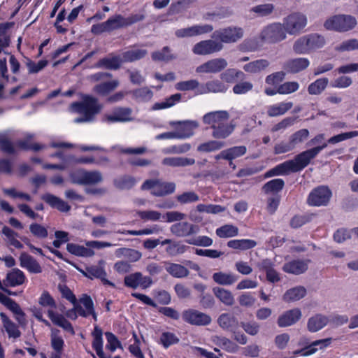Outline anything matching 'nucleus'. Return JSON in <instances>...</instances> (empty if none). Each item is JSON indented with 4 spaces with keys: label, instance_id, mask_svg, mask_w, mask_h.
<instances>
[{
    "label": "nucleus",
    "instance_id": "obj_1",
    "mask_svg": "<svg viewBox=\"0 0 358 358\" xmlns=\"http://www.w3.org/2000/svg\"><path fill=\"white\" fill-rule=\"evenodd\" d=\"M326 145V144H324L301 152L295 157L294 159L286 161L269 170L266 172V176L271 177L273 176L287 175L291 172L296 173L301 171L324 149Z\"/></svg>",
    "mask_w": 358,
    "mask_h": 358
},
{
    "label": "nucleus",
    "instance_id": "obj_2",
    "mask_svg": "<svg viewBox=\"0 0 358 358\" xmlns=\"http://www.w3.org/2000/svg\"><path fill=\"white\" fill-rule=\"evenodd\" d=\"M357 24V20L350 15H336L328 18L324 23L327 30L346 32L353 29Z\"/></svg>",
    "mask_w": 358,
    "mask_h": 358
},
{
    "label": "nucleus",
    "instance_id": "obj_3",
    "mask_svg": "<svg viewBox=\"0 0 358 358\" xmlns=\"http://www.w3.org/2000/svg\"><path fill=\"white\" fill-rule=\"evenodd\" d=\"M71 182L78 185H96L103 180L102 173L99 171H87L78 169L69 174Z\"/></svg>",
    "mask_w": 358,
    "mask_h": 358
},
{
    "label": "nucleus",
    "instance_id": "obj_4",
    "mask_svg": "<svg viewBox=\"0 0 358 358\" xmlns=\"http://www.w3.org/2000/svg\"><path fill=\"white\" fill-rule=\"evenodd\" d=\"M259 37L264 43H278L285 40L287 34L282 23L273 22L264 27Z\"/></svg>",
    "mask_w": 358,
    "mask_h": 358
},
{
    "label": "nucleus",
    "instance_id": "obj_5",
    "mask_svg": "<svg viewBox=\"0 0 358 358\" xmlns=\"http://www.w3.org/2000/svg\"><path fill=\"white\" fill-rule=\"evenodd\" d=\"M286 34H299L307 24V17L301 13H292L282 20V23Z\"/></svg>",
    "mask_w": 358,
    "mask_h": 358
},
{
    "label": "nucleus",
    "instance_id": "obj_6",
    "mask_svg": "<svg viewBox=\"0 0 358 358\" xmlns=\"http://www.w3.org/2000/svg\"><path fill=\"white\" fill-rule=\"evenodd\" d=\"M82 101L80 102H73L71 103V108L78 113H86L92 117L98 114L102 106L99 103L96 97L88 94L81 95Z\"/></svg>",
    "mask_w": 358,
    "mask_h": 358
},
{
    "label": "nucleus",
    "instance_id": "obj_7",
    "mask_svg": "<svg viewBox=\"0 0 358 358\" xmlns=\"http://www.w3.org/2000/svg\"><path fill=\"white\" fill-rule=\"evenodd\" d=\"M243 36V30L241 27H229L215 31L212 38L224 43H232L238 41Z\"/></svg>",
    "mask_w": 358,
    "mask_h": 358
},
{
    "label": "nucleus",
    "instance_id": "obj_8",
    "mask_svg": "<svg viewBox=\"0 0 358 358\" xmlns=\"http://www.w3.org/2000/svg\"><path fill=\"white\" fill-rule=\"evenodd\" d=\"M182 317L185 322L195 326H206L212 321L209 315L192 308L184 310Z\"/></svg>",
    "mask_w": 358,
    "mask_h": 358
},
{
    "label": "nucleus",
    "instance_id": "obj_9",
    "mask_svg": "<svg viewBox=\"0 0 358 358\" xmlns=\"http://www.w3.org/2000/svg\"><path fill=\"white\" fill-rule=\"evenodd\" d=\"M331 196V190L325 186H320L310 193L307 202L310 206H326Z\"/></svg>",
    "mask_w": 358,
    "mask_h": 358
},
{
    "label": "nucleus",
    "instance_id": "obj_10",
    "mask_svg": "<svg viewBox=\"0 0 358 358\" xmlns=\"http://www.w3.org/2000/svg\"><path fill=\"white\" fill-rule=\"evenodd\" d=\"M224 48L221 42L215 39L201 41L196 43L192 49L193 52L198 55H207L221 51Z\"/></svg>",
    "mask_w": 358,
    "mask_h": 358
},
{
    "label": "nucleus",
    "instance_id": "obj_11",
    "mask_svg": "<svg viewBox=\"0 0 358 358\" xmlns=\"http://www.w3.org/2000/svg\"><path fill=\"white\" fill-rule=\"evenodd\" d=\"M199 227L188 222H179L170 227L171 233L180 238L188 237L197 234Z\"/></svg>",
    "mask_w": 358,
    "mask_h": 358
},
{
    "label": "nucleus",
    "instance_id": "obj_12",
    "mask_svg": "<svg viewBox=\"0 0 358 358\" xmlns=\"http://www.w3.org/2000/svg\"><path fill=\"white\" fill-rule=\"evenodd\" d=\"M124 285L133 289L138 287L147 289L152 284V280L149 276H143L141 272H136L124 277Z\"/></svg>",
    "mask_w": 358,
    "mask_h": 358
},
{
    "label": "nucleus",
    "instance_id": "obj_13",
    "mask_svg": "<svg viewBox=\"0 0 358 358\" xmlns=\"http://www.w3.org/2000/svg\"><path fill=\"white\" fill-rule=\"evenodd\" d=\"M227 61L222 57L212 59L199 66L196 71L197 73H217L225 69Z\"/></svg>",
    "mask_w": 358,
    "mask_h": 358
},
{
    "label": "nucleus",
    "instance_id": "obj_14",
    "mask_svg": "<svg viewBox=\"0 0 358 358\" xmlns=\"http://www.w3.org/2000/svg\"><path fill=\"white\" fill-rule=\"evenodd\" d=\"M132 109L128 107H116L111 114L106 115L104 120L108 122H126L133 120Z\"/></svg>",
    "mask_w": 358,
    "mask_h": 358
},
{
    "label": "nucleus",
    "instance_id": "obj_15",
    "mask_svg": "<svg viewBox=\"0 0 358 358\" xmlns=\"http://www.w3.org/2000/svg\"><path fill=\"white\" fill-rule=\"evenodd\" d=\"M302 313L298 308L285 311L277 320L280 327H287L296 324L301 318Z\"/></svg>",
    "mask_w": 358,
    "mask_h": 358
},
{
    "label": "nucleus",
    "instance_id": "obj_16",
    "mask_svg": "<svg viewBox=\"0 0 358 358\" xmlns=\"http://www.w3.org/2000/svg\"><path fill=\"white\" fill-rule=\"evenodd\" d=\"M213 27L210 24L195 25L187 28L180 29L176 31L178 38L192 37L212 31Z\"/></svg>",
    "mask_w": 358,
    "mask_h": 358
},
{
    "label": "nucleus",
    "instance_id": "obj_17",
    "mask_svg": "<svg viewBox=\"0 0 358 358\" xmlns=\"http://www.w3.org/2000/svg\"><path fill=\"white\" fill-rule=\"evenodd\" d=\"M229 119V114L226 110L213 111L206 113L203 117L204 124H209L212 129L220 125Z\"/></svg>",
    "mask_w": 358,
    "mask_h": 358
},
{
    "label": "nucleus",
    "instance_id": "obj_18",
    "mask_svg": "<svg viewBox=\"0 0 358 358\" xmlns=\"http://www.w3.org/2000/svg\"><path fill=\"white\" fill-rule=\"evenodd\" d=\"M41 199L50 207L60 212L67 213L71 210V206L67 202L54 194L50 193L44 194L41 196Z\"/></svg>",
    "mask_w": 358,
    "mask_h": 358
},
{
    "label": "nucleus",
    "instance_id": "obj_19",
    "mask_svg": "<svg viewBox=\"0 0 358 358\" xmlns=\"http://www.w3.org/2000/svg\"><path fill=\"white\" fill-rule=\"evenodd\" d=\"M227 90V87L217 79L209 80L205 84L201 85L198 89V94L208 93H224Z\"/></svg>",
    "mask_w": 358,
    "mask_h": 358
},
{
    "label": "nucleus",
    "instance_id": "obj_20",
    "mask_svg": "<svg viewBox=\"0 0 358 358\" xmlns=\"http://www.w3.org/2000/svg\"><path fill=\"white\" fill-rule=\"evenodd\" d=\"M162 245H167L165 251L170 257H176L182 255L186 252L188 246L183 244L181 241L173 239H165L161 242Z\"/></svg>",
    "mask_w": 358,
    "mask_h": 358
},
{
    "label": "nucleus",
    "instance_id": "obj_21",
    "mask_svg": "<svg viewBox=\"0 0 358 358\" xmlns=\"http://www.w3.org/2000/svg\"><path fill=\"white\" fill-rule=\"evenodd\" d=\"M83 274L90 279L97 278L100 279L103 285H108L111 287H115L114 283L106 279V272L99 266H92L87 267L85 271H83Z\"/></svg>",
    "mask_w": 358,
    "mask_h": 358
},
{
    "label": "nucleus",
    "instance_id": "obj_22",
    "mask_svg": "<svg viewBox=\"0 0 358 358\" xmlns=\"http://www.w3.org/2000/svg\"><path fill=\"white\" fill-rule=\"evenodd\" d=\"M310 64L307 58L299 57L289 59L284 64V69L291 73H297L306 69Z\"/></svg>",
    "mask_w": 358,
    "mask_h": 358
},
{
    "label": "nucleus",
    "instance_id": "obj_23",
    "mask_svg": "<svg viewBox=\"0 0 358 358\" xmlns=\"http://www.w3.org/2000/svg\"><path fill=\"white\" fill-rule=\"evenodd\" d=\"M217 324L222 329L233 333L238 327L237 318L229 313L221 314L217 318Z\"/></svg>",
    "mask_w": 358,
    "mask_h": 358
},
{
    "label": "nucleus",
    "instance_id": "obj_24",
    "mask_svg": "<svg viewBox=\"0 0 358 358\" xmlns=\"http://www.w3.org/2000/svg\"><path fill=\"white\" fill-rule=\"evenodd\" d=\"M20 266L32 273H41L42 268L39 263L31 255L22 252L20 257Z\"/></svg>",
    "mask_w": 358,
    "mask_h": 358
},
{
    "label": "nucleus",
    "instance_id": "obj_25",
    "mask_svg": "<svg viewBox=\"0 0 358 358\" xmlns=\"http://www.w3.org/2000/svg\"><path fill=\"white\" fill-rule=\"evenodd\" d=\"M26 280L24 273L19 268H13L7 275L3 280L5 286L15 287L22 285Z\"/></svg>",
    "mask_w": 358,
    "mask_h": 358
},
{
    "label": "nucleus",
    "instance_id": "obj_26",
    "mask_svg": "<svg viewBox=\"0 0 358 358\" xmlns=\"http://www.w3.org/2000/svg\"><path fill=\"white\" fill-rule=\"evenodd\" d=\"M309 260H293L284 264L283 270L286 273L300 275L308 269Z\"/></svg>",
    "mask_w": 358,
    "mask_h": 358
},
{
    "label": "nucleus",
    "instance_id": "obj_27",
    "mask_svg": "<svg viewBox=\"0 0 358 358\" xmlns=\"http://www.w3.org/2000/svg\"><path fill=\"white\" fill-rule=\"evenodd\" d=\"M331 341H332L331 338L317 340V341L313 342L310 345H309L306 348H305L301 350H297V351L294 352V354L296 355V354L301 353L303 356H308V355H313L317 352L318 348L322 350V349H324V348L329 346L331 344Z\"/></svg>",
    "mask_w": 358,
    "mask_h": 358
},
{
    "label": "nucleus",
    "instance_id": "obj_28",
    "mask_svg": "<svg viewBox=\"0 0 358 358\" xmlns=\"http://www.w3.org/2000/svg\"><path fill=\"white\" fill-rule=\"evenodd\" d=\"M329 323V318L322 314H316L310 317L308 321L307 328L310 332H317Z\"/></svg>",
    "mask_w": 358,
    "mask_h": 358
},
{
    "label": "nucleus",
    "instance_id": "obj_29",
    "mask_svg": "<svg viewBox=\"0 0 358 358\" xmlns=\"http://www.w3.org/2000/svg\"><path fill=\"white\" fill-rule=\"evenodd\" d=\"M195 159L183 157H170L163 159L162 164L171 167H184L194 164Z\"/></svg>",
    "mask_w": 358,
    "mask_h": 358
},
{
    "label": "nucleus",
    "instance_id": "obj_30",
    "mask_svg": "<svg viewBox=\"0 0 358 358\" xmlns=\"http://www.w3.org/2000/svg\"><path fill=\"white\" fill-rule=\"evenodd\" d=\"M165 269L171 276L183 278L189 275V270L184 266L172 262H165Z\"/></svg>",
    "mask_w": 358,
    "mask_h": 358
},
{
    "label": "nucleus",
    "instance_id": "obj_31",
    "mask_svg": "<svg viewBox=\"0 0 358 358\" xmlns=\"http://www.w3.org/2000/svg\"><path fill=\"white\" fill-rule=\"evenodd\" d=\"M147 55V50L134 47L122 52V59L123 62H134L145 57Z\"/></svg>",
    "mask_w": 358,
    "mask_h": 358
},
{
    "label": "nucleus",
    "instance_id": "obj_32",
    "mask_svg": "<svg viewBox=\"0 0 358 358\" xmlns=\"http://www.w3.org/2000/svg\"><path fill=\"white\" fill-rule=\"evenodd\" d=\"M211 341L215 345L220 346L229 353H234L238 350V346L226 337L215 335L211 337Z\"/></svg>",
    "mask_w": 358,
    "mask_h": 358
},
{
    "label": "nucleus",
    "instance_id": "obj_33",
    "mask_svg": "<svg viewBox=\"0 0 358 358\" xmlns=\"http://www.w3.org/2000/svg\"><path fill=\"white\" fill-rule=\"evenodd\" d=\"M13 23L6 22L0 24V54L4 49L8 48L10 43V29Z\"/></svg>",
    "mask_w": 358,
    "mask_h": 358
},
{
    "label": "nucleus",
    "instance_id": "obj_34",
    "mask_svg": "<svg viewBox=\"0 0 358 358\" xmlns=\"http://www.w3.org/2000/svg\"><path fill=\"white\" fill-rule=\"evenodd\" d=\"M122 59L119 56H113L111 57H104L99 60L95 64L97 68H105L110 70H117L120 68Z\"/></svg>",
    "mask_w": 358,
    "mask_h": 358
},
{
    "label": "nucleus",
    "instance_id": "obj_35",
    "mask_svg": "<svg viewBox=\"0 0 358 358\" xmlns=\"http://www.w3.org/2000/svg\"><path fill=\"white\" fill-rule=\"evenodd\" d=\"M0 317L2 320L3 327L7 332L9 338L16 339L21 336V332L18 327L11 321L4 313H0Z\"/></svg>",
    "mask_w": 358,
    "mask_h": 358
},
{
    "label": "nucleus",
    "instance_id": "obj_36",
    "mask_svg": "<svg viewBox=\"0 0 358 358\" xmlns=\"http://www.w3.org/2000/svg\"><path fill=\"white\" fill-rule=\"evenodd\" d=\"M270 65V62L265 59H260L250 62L243 66V70L250 73H257L264 71Z\"/></svg>",
    "mask_w": 358,
    "mask_h": 358
},
{
    "label": "nucleus",
    "instance_id": "obj_37",
    "mask_svg": "<svg viewBox=\"0 0 358 358\" xmlns=\"http://www.w3.org/2000/svg\"><path fill=\"white\" fill-rule=\"evenodd\" d=\"M48 315L51 321L56 325L63 328L64 330L74 334V330L71 324L62 315L55 313L49 310Z\"/></svg>",
    "mask_w": 358,
    "mask_h": 358
},
{
    "label": "nucleus",
    "instance_id": "obj_38",
    "mask_svg": "<svg viewBox=\"0 0 358 358\" xmlns=\"http://www.w3.org/2000/svg\"><path fill=\"white\" fill-rule=\"evenodd\" d=\"M306 289L303 286H296L288 289L283 295V300L286 302H293L300 300L306 294Z\"/></svg>",
    "mask_w": 358,
    "mask_h": 358
},
{
    "label": "nucleus",
    "instance_id": "obj_39",
    "mask_svg": "<svg viewBox=\"0 0 358 358\" xmlns=\"http://www.w3.org/2000/svg\"><path fill=\"white\" fill-rule=\"evenodd\" d=\"M178 124L181 125V127L178 133V135L184 136L183 137H178V138H186L192 136L194 134V129L199 127V124L196 121H185L171 122V124Z\"/></svg>",
    "mask_w": 358,
    "mask_h": 358
},
{
    "label": "nucleus",
    "instance_id": "obj_40",
    "mask_svg": "<svg viewBox=\"0 0 358 358\" xmlns=\"http://www.w3.org/2000/svg\"><path fill=\"white\" fill-rule=\"evenodd\" d=\"M120 85L118 80H113L109 82H104L96 85L93 87V92L101 96H106L115 90Z\"/></svg>",
    "mask_w": 358,
    "mask_h": 358
},
{
    "label": "nucleus",
    "instance_id": "obj_41",
    "mask_svg": "<svg viewBox=\"0 0 358 358\" xmlns=\"http://www.w3.org/2000/svg\"><path fill=\"white\" fill-rule=\"evenodd\" d=\"M275 10L273 3H264L257 5L251 8L249 10L250 13H253L255 17H264L271 15Z\"/></svg>",
    "mask_w": 358,
    "mask_h": 358
},
{
    "label": "nucleus",
    "instance_id": "obj_42",
    "mask_svg": "<svg viewBox=\"0 0 358 358\" xmlns=\"http://www.w3.org/2000/svg\"><path fill=\"white\" fill-rule=\"evenodd\" d=\"M213 292L215 296L224 305L231 306L234 304V297L232 293L222 287H214Z\"/></svg>",
    "mask_w": 358,
    "mask_h": 358
},
{
    "label": "nucleus",
    "instance_id": "obj_43",
    "mask_svg": "<svg viewBox=\"0 0 358 358\" xmlns=\"http://www.w3.org/2000/svg\"><path fill=\"white\" fill-rule=\"evenodd\" d=\"M234 130V125L224 122L213 129L212 136L217 139H224L229 136Z\"/></svg>",
    "mask_w": 358,
    "mask_h": 358
},
{
    "label": "nucleus",
    "instance_id": "obj_44",
    "mask_svg": "<svg viewBox=\"0 0 358 358\" xmlns=\"http://www.w3.org/2000/svg\"><path fill=\"white\" fill-rule=\"evenodd\" d=\"M176 185L174 182H166L162 180H158L156 189H153L151 194L155 196H163L174 192Z\"/></svg>",
    "mask_w": 358,
    "mask_h": 358
},
{
    "label": "nucleus",
    "instance_id": "obj_45",
    "mask_svg": "<svg viewBox=\"0 0 358 358\" xmlns=\"http://www.w3.org/2000/svg\"><path fill=\"white\" fill-rule=\"evenodd\" d=\"M292 50L296 55H308L311 53L306 35L298 38L294 42Z\"/></svg>",
    "mask_w": 358,
    "mask_h": 358
},
{
    "label": "nucleus",
    "instance_id": "obj_46",
    "mask_svg": "<svg viewBox=\"0 0 358 358\" xmlns=\"http://www.w3.org/2000/svg\"><path fill=\"white\" fill-rule=\"evenodd\" d=\"M151 57L155 62H169L176 58V56L171 53V49L168 46H165L162 50L155 51L152 52Z\"/></svg>",
    "mask_w": 358,
    "mask_h": 358
},
{
    "label": "nucleus",
    "instance_id": "obj_47",
    "mask_svg": "<svg viewBox=\"0 0 358 358\" xmlns=\"http://www.w3.org/2000/svg\"><path fill=\"white\" fill-rule=\"evenodd\" d=\"M311 52L317 49L322 48L326 43V40L322 35L313 33L306 35Z\"/></svg>",
    "mask_w": 358,
    "mask_h": 358
},
{
    "label": "nucleus",
    "instance_id": "obj_48",
    "mask_svg": "<svg viewBox=\"0 0 358 358\" xmlns=\"http://www.w3.org/2000/svg\"><path fill=\"white\" fill-rule=\"evenodd\" d=\"M245 77V74L243 71L236 69H228L220 74V78L227 83H233L236 79L243 80Z\"/></svg>",
    "mask_w": 358,
    "mask_h": 358
},
{
    "label": "nucleus",
    "instance_id": "obj_49",
    "mask_svg": "<svg viewBox=\"0 0 358 358\" xmlns=\"http://www.w3.org/2000/svg\"><path fill=\"white\" fill-rule=\"evenodd\" d=\"M292 106V102H282L278 105L271 106L267 110V114L269 117L282 115L290 110Z\"/></svg>",
    "mask_w": 358,
    "mask_h": 358
},
{
    "label": "nucleus",
    "instance_id": "obj_50",
    "mask_svg": "<svg viewBox=\"0 0 358 358\" xmlns=\"http://www.w3.org/2000/svg\"><path fill=\"white\" fill-rule=\"evenodd\" d=\"M213 279L217 284L221 285H231L238 280L234 274L223 272L215 273L213 275Z\"/></svg>",
    "mask_w": 358,
    "mask_h": 358
},
{
    "label": "nucleus",
    "instance_id": "obj_51",
    "mask_svg": "<svg viewBox=\"0 0 358 358\" xmlns=\"http://www.w3.org/2000/svg\"><path fill=\"white\" fill-rule=\"evenodd\" d=\"M34 138L33 134H27L24 140L17 141V146L24 150L39 151L45 148V145L38 143H31V140Z\"/></svg>",
    "mask_w": 358,
    "mask_h": 358
},
{
    "label": "nucleus",
    "instance_id": "obj_52",
    "mask_svg": "<svg viewBox=\"0 0 358 358\" xmlns=\"http://www.w3.org/2000/svg\"><path fill=\"white\" fill-rule=\"evenodd\" d=\"M256 241L250 239L231 240L227 243V246L233 249L245 250L255 248Z\"/></svg>",
    "mask_w": 358,
    "mask_h": 358
},
{
    "label": "nucleus",
    "instance_id": "obj_53",
    "mask_svg": "<svg viewBox=\"0 0 358 358\" xmlns=\"http://www.w3.org/2000/svg\"><path fill=\"white\" fill-rule=\"evenodd\" d=\"M182 94L180 93L174 94L169 97L165 99L162 102L155 103L152 108V110H161L173 106L176 103L180 101Z\"/></svg>",
    "mask_w": 358,
    "mask_h": 358
},
{
    "label": "nucleus",
    "instance_id": "obj_54",
    "mask_svg": "<svg viewBox=\"0 0 358 358\" xmlns=\"http://www.w3.org/2000/svg\"><path fill=\"white\" fill-rule=\"evenodd\" d=\"M329 80L327 78H320L310 83L308 87V92L311 95L320 94L327 87Z\"/></svg>",
    "mask_w": 358,
    "mask_h": 358
},
{
    "label": "nucleus",
    "instance_id": "obj_55",
    "mask_svg": "<svg viewBox=\"0 0 358 358\" xmlns=\"http://www.w3.org/2000/svg\"><path fill=\"white\" fill-rule=\"evenodd\" d=\"M105 22L108 31L127 27L125 17L120 14L109 17Z\"/></svg>",
    "mask_w": 358,
    "mask_h": 358
},
{
    "label": "nucleus",
    "instance_id": "obj_56",
    "mask_svg": "<svg viewBox=\"0 0 358 358\" xmlns=\"http://www.w3.org/2000/svg\"><path fill=\"white\" fill-rule=\"evenodd\" d=\"M284 186V180L280 178H277L265 183L262 189L266 194L278 193L283 189Z\"/></svg>",
    "mask_w": 358,
    "mask_h": 358
},
{
    "label": "nucleus",
    "instance_id": "obj_57",
    "mask_svg": "<svg viewBox=\"0 0 358 358\" xmlns=\"http://www.w3.org/2000/svg\"><path fill=\"white\" fill-rule=\"evenodd\" d=\"M66 250L69 252L76 256L91 257L94 254V251L91 249L74 243H68L66 245Z\"/></svg>",
    "mask_w": 358,
    "mask_h": 358
},
{
    "label": "nucleus",
    "instance_id": "obj_58",
    "mask_svg": "<svg viewBox=\"0 0 358 358\" xmlns=\"http://www.w3.org/2000/svg\"><path fill=\"white\" fill-rule=\"evenodd\" d=\"M225 146V143L222 141L212 140L200 144L197 150L201 152H210L219 150Z\"/></svg>",
    "mask_w": 358,
    "mask_h": 358
},
{
    "label": "nucleus",
    "instance_id": "obj_59",
    "mask_svg": "<svg viewBox=\"0 0 358 358\" xmlns=\"http://www.w3.org/2000/svg\"><path fill=\"white\" fill-rule=\"evenodd\" d=\"M215 232L220 238H230L238 235V229L232 224H225L217 228Z\"/></svg>",
    "mask_w": 358,
    "mask_h": 358
},
{
    "label": "nucleus",
    "instance_id": "obj_60",
    "mask_svg": "<svg viewBox=\"0 0 358 358\" xmlns=\"http://www.w3.org/2000/svg\"><path fill=\"white\" fill-rule=\"evenodd\" d=\"M136 183V179L131 176H123L114 180V185L120 189H129Z\"/></svg>",
    "mask_w": 358,
    "mask_h": 358
},
{
    "label": "nucleus",
    "instance_id": "obj_61",
    "mask_svg": "<svg viewBox=\"0 0 358 358\" xmlns=\"http://www.w3.org/2000/svg\"><path fill=\"white\" fill-rule=\"evenodd\" d=\"M2 233L8 238V243L10 245L14 246L16 248L21 249L23 248V245L16 239L18 236L17 233L10 229L7 226H4L2 229Z\"/></svg>",
    "mask_w": 358,
    "mask_h": 358
},
{
    "label": "nucleus",
    "instance_id": "obj_62",
    "mask_svg": "<svg viewBox=\"0 0 358 358\" xmlns=\"http://www.w3.org/2000/svg\"><path fill=\"white\" fill-rule=\"evenodd\" d=\"M0 148L8 154H14L15 152V147L8 138V132L0 133Z\"/></svg>",
    "mask_w": 358,
    "mask_h": 358
},
{
    "label": "nucleus",
    "instance_id": "obj_63",
    "mask_svg": "<svg viewBox=\"0 0 358 358\" xmlns=\"http://www.w3.org/2000/svg\"><path fill=\"white\" fill-rule=\"evenodd\" d=\"M201 85H200L197 80L192 79L178 82L176 84L175 87L179 91H189L194 90L196 89L198 90Z\"/></svg>",
    "mask_w": 358,
    "mask_h": 358
},
{
    "label": "nucleus",
    "instance_id": "obj_64",
    "mask_svg": "<svg viewBox=\"0 0 358 358\" xmlns=\"http://www.w3.org/2000/svg\"><path fill=\"white\" fill-rule=\"evenodd\" d=\"M134 97L139 101H148L153 96V92L148 87H142L132 92Z\"/></svg>",
    "mask_w": 358,
    "mask_h": 358
}]
</instances>
